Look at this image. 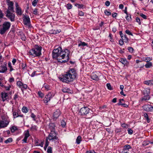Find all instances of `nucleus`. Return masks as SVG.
Returning a JSON list of instances; mask_svg holds the SVG:
<instances>
[{
  "instance_id": "f257e3e1",
  "label": "nucleus",
  "mask_w": 153,
  "mask_h": 153,
  "mask_svg": "<svg viewBox=\"0 0 153 153\" xmlns=\"http://www.w3.org/2000/svg\"><path fill=\"white\" fill-rule=\"evenodd\" d=\"M70 51L67 49L62 51V48L58 47L54 49L52 52V57L53 59H57V61L61 63H65L68 62L69 59Z\"/></svg>"
},
{
  "instance_id": "f03ea898",
  "label": "nucleus",
  "mask_w": 153,
  "mask_h": 153,
  "mask_svg": "<svg viewBox=\"0 0 153 153\" xmlns=\"http://www.w3.org/2000/svg\"><path fill=\"white\" fill-rule=\"evenodd\" d=\"M77 74L74 68H70L62 77H60V80L63 82L68 83L73 81L76 78Z\"/></svg>"
},
{
  "instance_id": "7ed1b4c3",
  "label": "nucleus",
  "mask_w": 153,
  "mask_h": 153,
  "mask_svg": "<svg viewBox=\"0 0 153 153\" xmlns=\"http://www.w3.org/2000/svg\"><path fill=\"white\" fill-rule=\"evenodd\" d=\"M42 48L38 45H36L33 48L29 51V54L33 57H39L41 55V51Z\"/></svg>"
},
{
  "instance_id": "20e7f679",
  "label": "nucleus",
  "mask_w": 153,
  "mask_h": 153,
  "mask_svg": "<svg viewBox=\"0 0 153 153\" xmlns=\"http://www.w3.org/2000/svg\"><path fill=\"white\" fill-rule=\"evenodd\" d=\"M47 137V139L51 141L54 144L57 145L59 143V139L55 131H51Z\"/></svg>"
},
{
  "instance_id": "39448f33",
  "label": "nucleus",
  "mask_w": 153,
  "mask_h": 153,
  "mask_svg": "<svg viewBox=\"0 0 153 153\" xmlns=\"http://www.w3.org/2000/svg\"><path fill=\"white\" fill-rule=\"evenodd\" d=\"M11 23L8 22H5L2 25H0V34L1 35L4 34L10 29Z\"/></svg>"
},
{
  "instance_id": "423d86ee",
  "label": "nucleus",
  "mask_w": 153,
  "mask_h": 153,
  "mask_svg": "<svg viewBox=\"0 0 153 153\" xmlns=\"http://www.w3.org/2000/svg\"><path fill=\"white\" fill-rule=\"evenodd\" d=\"M14 12V11H13L10 10H6L4 12L6 16L12 22L15 21V15L13 13Z\"/></svg>"
},
{
  "instance_id": "0eeeda50",
  "label": "nucleus",
  "mask_w": 153,
  "mask_h": 153,
  "mask_svg": "<svg viewBox=\"0 0 153 153\" xmlns=\"http://www.w3.org/2000/svg\"><path fill=\"white\" fill-rule=\"evenodd\" d=\"M90 112L89 109L87 107L82 108L79 111V113L82 116H84L88 114Z\"/></svg>"
},
{
  "instance_id": "6e6552de",
  "label": "nucleus",
  "mask_w": 153,
  "mask_h": 153,
  "mask_svg": "<svg viewBox=\"0 0 153 153\" xmlns=\"http://www.w3.org/2000/svg\"><path fill=\"white\" fill-rule=\"evenodd\" d=\"M9 120L7 119L0 120V128L6 127L9 124Z\"/></svg>"
},
{
  "instance_id": "1a4fd4ad",
  "label": "nucleus",
  "mask_w": 153,
  "mask_h": 153,
  "mask_svg": "<svg viewBox=\"0 0 153 153\" xmlns=\"http://www.w3.org/2000/svg\"><path fill=\"white\" fill-rule=\"evenodd\" d=\"M23 23L25 25L30 27V18L28 16H23Z\"/></svg>"
},
{
  "instance_id": "9d476101",
  "label": "nucleus",
  "mask_w": 153,
  "mask_h": 153,
  "mask_svg": "<svg viewBox=\"0 0 153 153\" xmlns=\"http://www.w3.org/2000/svg\"><path fill=\"white\" fill-rule=\"evenodd\" d=\"M15 6L16 13L17 15L19 16H21L23 12L22 10L21 7L19 6V5L17 2L15 3Z\"/></svg>"
},
{
  "instance_id": "9b49d317",
  "label": "nucleus",
  "mask_w": 153,
  "mask_h": 153,
  "mask_svg": "<svg viewBox=\"0 0 153 153\" xmlns=\"http://www.w3.org/2000/svg\"><path fill=\"white\" fill-rule=\"evenodd\" d=\"M131 149V146L129 145H126L123 146V149L120 153H130L129 150Z\"/></svg>"
},
{
  "instance_id": "f8f14e48",
  "label": "nucleus",
  "mask_w": 153,
  "mask_h": 153,
  "mask_svg": "<svg viewBox=\"0 0 153 153\" xmlns=\"http://www.w3.org/2000/svg\"><path fill=\"white\" fill-rule=\"evenodd\" d=\"M17 86L20 88L22 91V88L26 89L27 88V85L25 84H23L21 81H18L16 83Z\"/></svg>"
},
{
  "instance_id": "ddd939ff",
  "label": "nucleus",
  "mask_w": 153,
  "mask_h": 153,
  "mask_svg": "<svg viewBox=\"0 0 153 153\" xmlns=\"http://www.w3.org/2000/svg\"><path fill=\"white\" fill-rule=\"evenodd\" d=\"M1 97L2 101L4 102L7 100L9 98L8 93L6 92H2L1 94Z\"/></svg>"
},
{
  "instance_id": "4468645a",
  "label": "nucleus",
  "mask_w": 153,
  "mask_h": 153,
  "mask_svg": "<svg viewBox=\"0 0 153 153\" xmlns=\"http://www.w3.org/2000/svg\"><path fill=\"white\" fill-rule=\"evenodd\" d=\"M52 98V94L50 93L45 96V98L44 99V102L45 103H47L50 101L51 98Z\"/></svg>"
},
{
  "instance_id": "2eb2a0df",
  "label": "nucleus",
  "mask_w": 153,
  "mask_h": 153,
  "mask_svg": "<svg viewBox=\"0 0 153 153\" xmlns=\"http://www.w3.org/2000/svg\"><path fill=\"white\" fill-rule=\"evenodd\" d=\"M13 3L12 2L7 4V5L8 6V7L7 9L6 10H10L14 11V7H13Z\"/></svg>"
},
{
  "instance_id": "dca6fc26",
  "label": "nucleus",
  "mask_w": 153,
  "mask_h": 153,
  "mask_svg": "<svg viewBox=\"0 0 153 153\" xmlns=\"http://www.w3.org/2000/svg\"><path fill=\"white\" fill-rule=\"evenodd\" d=\"M61 114L60 111L59 109H57L55 111L53 114V117L54 119L57 118Z\"/></svg>"
},
{
  "instance_id": "f3484780",
  "label": "nucleus",
  "mask_w": 153,
  "mask_h": 153,
  "mask_svg": "<svg viewBox=\"0 0 153 153\" xmlns=\"http://www.w3.org/2000/svg\"><path fill=\"white\" fill-rule=\"evenodd\" d=\"M29 136V131L28 130H27L25 132V137L24 139L22 140V141L25 143H27V138Z\"/></svg>"
},
{
  "instance_id": "a211bd4d",
  "label": "nucleus",
  "mask_w": 153,
  "mask_h": 153,
  "mask_svg": "<svg viewBox=\"0 0 153 153\" xmlns=\"http://www.w3.org/2000/svg\"><path fill=\"white\" fill-rule=\"evenodd\" d=\"M62 90L64 93H67L70 94H72L73 93L72 91L67 87L63 88Z\"/></svg>"
},
{
  "instance_id": "6ab92c4d",
  "label": "nucleus",
  "mask_w": 153,
  "mask_h": 153,
  "mask_svg": "<svg viewBox=\"0 0 153 153\" xmlns=\"http://www.w3.org/2000/svg\"><path fill=\"white\" fill-rule=\"evenodd\" d=\"M7 70L6 67V64L5 65H3L0 66V73H4Z\"/></svg>"
},
{
  "instance_id": "aec40b11",
  "label": "nucleus",
  "mask_w": 153,
  "mask_h": 153,
  "mask_svg": "<svg viewBox=\"0 0 153 153\" xmlns=\"http://www.w3.org/2000/svg\"><path fill=\"white\" fill-rule=\"evenodd\" d=\"M143 109L145 111H151V105H143Z\"/></svg>"
},
{
  "instance_id": "412c9836",
  "label": "nucleus",
  "mask_w": 153,
  "mask_h": 153,
  "mask_svg": "<svg viewBox=\"0 0 153 153\" xmlns=\"http://www.w3.org/2000/svg\"><path fill=\"white\" fill-rule=\"evenodd\" d=\"M56 126L54 123H51L49 125V128L51 132V131H55V128Z\"/></svg>"
},
{
  "instance_id": "4be33fe9",
  "label": "nucleus",
  "mask_w": 153,
  "mask_h": 153,
  "mask_svg": "<svg viewBox=\"0 0 153 153\" xmlns=\"http://www.w3.org/2000/svg\"><path fill=\"white\" fill-rule=\"evenodd\" d=\"M120 61L125 65H127L128 64V62L125 58H122L120 59Z\"/></svg>"
},
{
  "instance_id": "5701e85b",
  "label": "nucleus",
  "mask_w": 153,
  "mask_h": 153,
  "mask_svg": "<svg viewBox=\"0 0 153 153\" xmlns=\"http://www.w3.org/2000/svg\"><path fill=\"white\" fill-rule=\"evenodd\" d=\"M91 78L92 79L97 81H98L99 79L97 75L94 73L92 74Z\"/></svg>"
},
{
  "instance_id": "b1692460",
  "label": "nucleus",
  "mask_w": 153,
  "mask_h": 153,
  "mask_svg": "<svg viewBox=\"0 0 153 153\" xmlns=\"http://www.w3.org/2000/svg\"><path fill=\"white\" fill-rule=\"evenodd\" d=\"M125 13L126 14L127 16L126 17V19L129 21L131 19V15L130 14H128L126 10L125 11Z\"/></svg>"
},
{
  "instance_id": "393cba45",
  "label": "nucleus",
  "mask_w": 153,
  "mask_h": 153,
  "mask_svg": "<svg viewBox=\"0 0 153 153\" xmlns=\"http://www.w3.org/2000/svg\"><path fill=\"white\" fill-rule=\"evenodd\" d=\"M143 94L145 95H149L150 93V89L149 88L145 89L143 91Z\"/></svg>"
},
{
  "instance_id": "a878e982",
  "label": "nucleus",
  "mask_w": 153,
  "mask_h": 153,
  "mask_svg": "<svg viewBox=\"0 0 153 153\" xmlns=\"http://www.w3.org/2000/svg\"><path fill=\"white\" fill-rule=\"evenodd\" d=\"M150 98V97L149 95H146L144 96L141 99V101H142L149 100Z\"/></svg>"
},
{
  "instance_id": "bb28decb",
  "label": "nucleus",
  "mask_w": 153,
  "mask_h": 153,
  "mask_svg": "<svg viewBox=\"0 0 153 153\" xmlns=\"http://www.w3.org/2000/svg\"><path fill=\"white\" fill-rule=\"evenodd\" d=\"M81 137L80 136H78L76 139V143L77 144H79L80 143L81 141Z\"/></svg>"
},
{
  "instance_id": "cd10ccee",
  "label": "nucleus",
  "mask_w": 153,
  "mask_h": 153,
  "mask_svg": "<svg viewBox=\"0 0 153 153\" xmlns=\"http://www.w3.org/2000/svg\"><path fill=\"white\" fill-rule=\"evenodd\" d=\"M152 58H150L149 57H146L145 58H143V60L147 62H149V61L152 60Z\"/></svg>"
},
{
  "instance_id": "c85d7f7f",
  "label": "nucleus",
  "mask_w": 153,
  "mask_h": 153,
  "mask_svg": "<svg viewBox=\"0 0 153 153\" xmlns=\"http://www.w3.org/2000/svg\"><path fill=\"white\" fill-rule=\"evenodd\" d=\"M87 46V44L84 42H82L80 41V43L78 44V46L79 47L80 46Z\"/></svg>"
},
{
  "instance_id": "c756f323",
  "label": "nucleus",
  "mask_w": 153,
  "mask_h": 153,
  "mask_svg": "<svg viewBox=\"0 0 153 153\" xmlns=\"http://www.w3.org/2000/svg\"><path fill=\"white\" fill-rule=\"evenodd\" d=\"M152 63L151 62H147L145 65L146 68H149L152 66Z\"/></svg>"
},
{
  "instance_id": "7c9ffc66",
  "label": "nucleus",
  "mask_w": 153,
  "mask_h": 153,
  "mask_svg": "<svg viewBox=\"0 0 153 153\" xmlns=\"http://www.w3.org/2000/svg\"><path fill=\"white\" fill-rule=\"evenodd\" d=\"M61 125L63 127H65L66 125V123L64 120H62L61 121Z\"/></svg>"
},
{
  "instance_id": "2f4dec72",
  "label": "nucleus",
  "mask_w": 153,
  "mask_h": 153,
  "mask_svg": "<svg viewBox=\"0 0 153 153\" xmlns=\"http://www.w3.org/2000/svg\"><path fill=\"white\" fill-rule=\"evenodd\" d=\"M17 128L15 126H12L11 128V131L12 132H14L15 131L17 130Z\"/></svg>"
},
{
  "instance_id": "473e14b6",
  "label": "nucleus",
  "mask_w": 153,
  "mask_h": 153,
  "mask_svg": "<svg viewBox=\"0 0 153 153\" xmlns=\"http://www.w3.org/2000/svg\"><path fill=\"white\" fill-rule=\"evenodd\" d=\"M13 140L11 138H9L7 140H5L4 141V143L6 144L10 143L12 142Z\"/></svg>"
},
{
  "instance_id": "72a5a7b5",
  "label": "nucleus",
  "mask_w": 153,
  "mask_h": 153,
  "mask_svg": "<svg viewBox=\"0 0 153 153\" xmlns=\"http://www.w3.org/2000/svg\"><path fill=\"white\" fill-rule=\"evenodd\" d=\"M52 31H53V32H52V34H56L58 33H60L61 31V30L60 29H59V30H53Z\"/></svg>"
},
{
  "instance_id": "f704fd0d",
  "label": "nucleus",
  "mask_w": 153,
  "mask_h": 153,
  "mask_svg": "<svg viewBox=\"0 0 153 153\" xmlns=\"http://www.w3.org/2000/svg\"><path fill=\"white\" fill-rule=\"evenodd\" d=\"M122 40L123 41L125 42H128V39L126 37V36H124L122 38Z\"/></svg>"
},
{
  "instance_id": "c9c22d12",
  "label": "nucleus",
  "mask_w": 153,
  "mask_h": 153,
  "mask_svg": "<svg viewBox=\"0 0 153 153\" xmlns=\"http://www.w3.org/2000/svg\"><path fill=\"white\" fill-rule=\"evenodd\" d=\"M28 110L27 109V108L25 106L23 107L22 109V111L25 113L27 112Z\"/></svg>"
},
{
  "instance_id": "e433bc0d",
  "label": "nucleus",
  "mask_w": 153,
  "mask_h": 153,
  "mask_svg": "<svg viewBox=\"0 0 153 153\" xmlns=\"http://www.w3.org/2000/svg\"><path fill=\"white\" fill-rule=\"evenodd\" d=\"M18 112L16 111H13V115L14 118H16L18 117Z\"/></svg>"
},
{
  "instance_id": "4c0bfd02",
  "label": "nucleus",
  "mask_w": 153,
  "mask_h": 153,
  "mask_svg": "<svg viewBox=\"0 0 153 153\" xmlns=\"http://www.w3.org/2000/svg\"><path fill=\"white\" fill-rule=\"evenodd\" d=\"M66 7L68 10L71 9L73 7L72 5L69 3L67 4Z\"/></svg>"
},
{
  "instance_id": "58836bf2",
  "label": "nucleus",
  "mask_w": 153,
  "mask_h": 153,
  "mask_svg": "<svg viewBox=\"0 0 153 153\" xmlns=\"http://www.w3.org/2000/svg\"><path fill=\"white\" fill-rule=\"evenodd\" d=\"M39 0H34L32 2V4L35 7L36 5Z\"/></svg>"
},
{
  "instance_id": "ea45409f",
  "label": "nucleus",
  "mask_w": 153,
  "mask_h": 153,
  "mask_svg": "<svg viewBox=\"0 0 153 153\" xmlns=\"http://www.w3.org/2000/svg\"><path fill=\"white\" fill-rule=\"evenodd\" d=\"M75 6H77L78 8H81L83 7L84 5L83 4H75Z\"/></svg>"
},
{
  "instance_id": "a19ab883",
  "label": "nucleus",
  "mask_w": 153,
  "mask_h": 153,
  "mask_svg": "<svg viewBox=\"0 0 153 153\" xmlns=\"http://www.w3.org/2000/svg\"><path fill=\"white\" fill-rule=\"evenodd\" d=\"M47 152L48 153H52L51 147L50 146H48V147Z\"/></svg>"
},
{
  "instance_id": "79ce46f5",
  "label": "nucleus",
  "mask_w": 153,
  "mask_h": 153,
  "mask_svg": "<svg viewBox=\"0 0 153 153\" xmlns=\"http://www.w3.org/2000/svg\"><path fill=\"white\" fill-rule=\"evenodd\" d=\"M144 83L147 85H151V82L150 80L145 81L144 82Z\"/></svg>"
},
{
  "instance_id": "37998d69",
  "label": "nucleus",
  "mask_w": 153,
  "mask_h": 153,
  "mask_svg": "<svg viewBox=\"0 0 153 153\" xmlns=\"http://www.w3.org/2000/svg\"><path fill=\"white\" fill-rule=\"evenodd\" d=\"M8 67L10 68V71H12L13 70V69L12 68V67L11 65V63L10 62H9L8 63Z\"/></svg>"
},
{
  "instance_id": "c03bdc74",
  "label": "nucleus",
  "mask_w": 153,
  "mask_h": 153,
  "mask_svg": "<svg viewBox=\"0 0 153 153\" xmlns=\"http://www.w3.org/2000/svg\"><path fill=\"white\" fill-rule=\"evenodd\" d=\"M128 50L131 53H133L134 51L133 48L132 47H129L128 48Z\"/></svg>"
},
{
  "instance_id": "a18cd8bd",
  "label": "nucleus",
  "mask_w": 153,
  "mask_h": 153,
  "mask_svg": "<svg viewBox=\"0 0 153 153\" xmlns=\"http://www.w3.org/2000/svg\"><path fill=\"white\" fill-rule=\"evenodd\" d=\"M106 86L108 88L109 90H112V89L111 87V85L110 83H107L106 85Z\"/></svg>"
},
{
  "instance_id": "49530a36",
  "label": "nucleus",
  "mask_w": 153,
  "mask_h": 153,
  "mask_svg": "<svg viewBox=\"0 0 153 153\" xmlns=\"http://www.w3.org/2000/svg\"><path fill=\"white\" fill-rule=\"evenodd\" d=\"M38 94L39 96L41 98H42L44 96V94L42 93L41 91H39L38 92Z\"/></svg>"
},
{
  "instance_id": "de8ad7c7",
  "label": "nucleus",
  "mask_w": 153,
  "mask_h": 153,
  "mask_svg": "<svg viewBox=\"0 0 153 153\" xmlns=\"http://www.w3.org/2000/svg\"><path fill=\"white\" fill-rule=\"evenodd\" d=\"M104 13L107 16L110 15L111 14L110 12L107 11V10H105Z\"/></svg>"
},
{
  "instance_id": "09e8293b",
  "label": "nucleus",
  "mask_w": 153,
  "mask_h": 153,
  "mask_svg": "<svg viewBox=\"0 0 153 153\" xmlns=\"http://www.w3.org/2000/svg\"><path fill=\"white\" fill-rule=\"evenodd\" d=\"M136 21L138 22V23H139V25H140L141 24V22H140V18L138 17H137L136 18Z\"/></svg>"
},
{
  "instance_id": "8fccbe9b",
  "label": "nucleus",
  "mask_w": 153,
  "mask_h": 153,
  "mask_svg": "<svg viewBox=\"0 0 153 153\" xmlns=\"http://www.w3.org/2000/svg\"><path fill=\"white\" fill-rule=\"evenodd\" d=\"M121 126L124 128H127L128 127V125L125 123L121 124Z\"/></svg>"
},
{
  "instance_id": "3c124183",
  "label": "nucleus",
  "mask_w": 153,
  "mask_h": 153,
  "mask_svg": "<svg viewBox=\"0 0 153 153\" xmlns=\"http://www.w3.org/2000/svg\"><path fill=\"white\" fill-rule=\"evenodd\" d=\"M4 16V14L2 13V11L0 10V19H2Z\"/></svg>"
},
{
  "instance_id": "603ef678",
  "label": "nucleus",
  "mask_w": 153,
  "mask_h": 153,
  "mask_svg": "<svg viewBox=\"0 0 153 153\" xmlns=\"http://www.w3.org/2000/svg\"><path fill=\"white\" fill-rule=\"evenodd\" d=\"M44 87L47 91L49 90L50 89V87L48 85H45Z\"/></svg>"
},
{
  "instance_id": "864d4df0",
  "label": "nucleus",
  "mask_w": 153,
  "mask_h": 153,
  "mask_svg": "<svg viewBox=\"0 0 153 153\" xmlns=\"http://www.w3.org/2000/svg\"><path fill=\"white\" fill-rule=\"evenodd\" d=\"M125 32L126 33L129 35H131L132 36H133V34H132L131 32L128 30H126V31H125Z\"/></svg>"
},
{
  "instance_id": "5fc2aeb1",
  "label": "nucleus",
  "mask_w": 153,
  "mask_h": 153,
  "mask_svg": "<svg viewBox=\"0 0 153 153\" xmlns=\"http://www.w3.org/2000/svg\"><path fill=\"white\" fill-rule=\"evenodd\" d=\"M18 97V95L17 94H15L14 96L13 97V100L15 101H16Z\"/></svg>"
},
{
  "instance_id": "6e6d98bb",
  "label": "nucleus",
  "mask_w": 153,
  "mask_h": 153,
  "mask_svg": "<svg viewBox=\"0 0 153 153\" xmlns=\"http://www.w3.org/2000/svg\"><path fill=\"white\" fill-rule=\"evenodd\" d=\"M128 133L129 134H133V131L131 128H128Z\"/></svg>"
},
{
  "instance_id": "4d7b16f0",
  "label": "nucleus",
  "mask_w": 153,
  "mask_h": 153,
  "mask_svg": "<svg viewBox=\"0 0 153 153\" xmlns=\"http://www.w3.org/2000/svg\"><path fill=\"white\" fill-rule=\"evenodd\" d=\"M140 16H141L144 19H146V16L145 15H144L143 13H141L140 14Z\"/></svg>"
},
{
  "instance_id": "13d9d810",
  "label": "nucleus",
  "mask_w": 153,
  "mask_h": 153,
  "mask_svg": "<svg viewBox=\"0 0 153 153\" xmlns=\"http://www.w3.org/2000/svg\"><path fill=\"white\" fill-rule=\"evenodd\" d=\"M78 14L80 16H82L84 15V13L81 11H79Z\"/></svg>"
},
{
  "instance_id": "bf43d9fd",
  "label": "nucleus",
  "mask_w": 153,
  "mask_h": 153,
  "mask_svg": "<svg viewBox=\"0 0 153 153\" xmlns=\"http://www.w3.org/2000/svg\"><path fill=\"white\" fill-rule=\"evenodd\" d=\"M123 41L120 39L119 41V44L120 45H122L123 44Z\"/></svg>"
},
{
  "instance_id": "052dcab7",
  "label": "nucleus",
  "mask_w": 153,
  "mask_h": 153,
  "mask_svg": "<svg viewBox=\"0 0 153 153\" xmlns=\"http://www.w3.org/2000/svg\"><path fill=\"white\" fill-rule=\"evenodd\" d=\"M48 139H47V137L46 138V140L45 143V145L46 146H48V145H49V142L48 141Z\"/></svg>"
},
{
  "instance_id": "680f3d73",
  "label": "nucleus",
  "mask_w": 153,
  "mask_h": 153,
  "mask_svg": "<svg viewBox=\"0 0 153 153\" xmlns=\"http://www.w3.org/2000/svg\"><path fill=\"white\" fill-rule=\"evenodd\" d=\"M143 116H144V117L146 119H148V118H149L148 115L147 113H144Z\"/></svg>"
},
{
  "instance_id": "e2e57ef3",
  "label": "nucleus",
  "mask_w": 153,
  "mask_h": 153,
  "mask_svg": "<svg viewBox=\"0 0 153 153\" xmlns=\"http://www.w3.org/2000/svg\"><path fill=\"white\" fill-rule=\"evenodd\" d=\"M105 4L107 6H108L110 4V2L109 1H106L105 2Z\"/></svg>"
},
{
  "instance_id": "0e129e2a",
  "label": "nucleus",
  "mask_w": 153,
  "mask_h": 153,
  "mask_svg": "<svg viewBox=\"0 0 153 153\" xmlns=\"http://www.w3.org/2000/svg\"><path fill=\"white\" fill-rule=\"evenodd\" d=\"M117 13H114L112 14V16L113 18H115L117 17Z\"/></svg>"
},
{
  "instance_id": "69168bd1",
  "label": "nucleus",
  "mask_w": 153,
  "mask_h": 153,
  "mask_svg": "<svg viewBox=\"0 0 153 153\" xmlns=\"http://www.w3.org/2000/svg\"><path fill=\"white\" fill-rule=\"evenodd\" d=\"M120 36L121 37V38H122V37H123V36H126V35L122 33V31H120Z\"/></svg>"
},
{
  "instance_id": "338daca9",
  "label": "nucleus",
  "mask_w": 153,
  "mask_h": 153,
  "mask_svg": "<svg viewBox=\"0 0 153 153\" xmlns=\"http://www.w3.org/2000/svg\"><path fill=\"white\" fill-rule=\"evenodd\" d=\"M31 117L34 119V120H35V119H34L36 117V116L33 113H31Z\"/></svg>"
},
{
  "instance_id": "774afa93",
  "label": "nucleus",
  "mask_w": 153,
  "mask_h": 153,
  "mask_svg": "<svg viewBox=\"0 0 153 153\" xmlns=\"http://www.w3.org/2000/svg\"><path fill=\"white\" fill-rule=\"evenodd\" d=\"M31 128L33 130H36V126H31Z\"/></svg>"
}]
</instances>
